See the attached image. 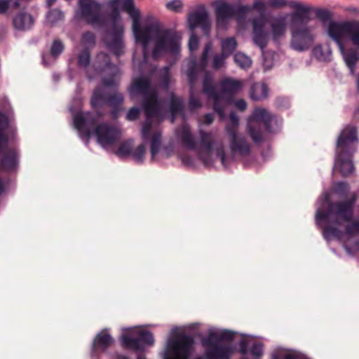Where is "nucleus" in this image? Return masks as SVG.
Returning <instances> with one entry per match:
<instances>
[{
  "label": "nucleus",
  "mask_w": 359,
  "mask_h": 359,
  "mask_svg": "<svg viewBox=\"0 0 359 359\" xmlns=\"http://www.w3.org/2000/svg\"><path fill=\"white\" fill-rule=\"evenodd\" d=\"M345 233L346 235L352 236L356 234L359 235V221L353 222L348 224L345 227Z\"/></svg>",
  "instance_id": "53"
},
{
  "label": "nucleus",
  "mask_w": 359,
  "mask_h": 359,
  "mask_svg": "<svg viewBox=\"0 0 359 359\" xmlns=\"http://www.w3.org/2000/svg\"><path fill=\"white\" fill-rule=\"evenodd\" d=\"M133 144L134 140L133 139H128L122 142L116 150V154L121 158L130 156L132 154Z\"/></svg>",
  "instance_id": "35"
},
{
  "label": "nucleus",
  "mask_w": 359,
  "mask_h": 359,
  "mask_svg": "<svg viewBox=\"0 0 359 359\" xmlns=\"http://www.w3.org/2000/svg\"><path fill=\"white\" fill-rule=\"evenodd\" d=\"M198 37L195 34H191L189 40V48L191 51L196 50L198 47Z\"/></svg>",
  "instance_id": "60"
},
{
  "label": "nucleus",
  "mask_w": 359,
  "mask_h": 359,
  "mask_svg": "<svg viewBox=\"0 0 359 359\" xmlns=\"http://www.w3.org/2000/svg\"><path fill=\"white\" fill-rule=\"evenodd\" d=\"M200 135V157L206 163V158L204 156V154L206 156H210L212 151L215 146L216 141L214 135L211 132H205L202 130H199Z\"/></svg>",
  "instance_id": "23"
},
{
  "label": "nucleus",
  "mask_w": 359,
  "mask_h": 359,
  "mask_svg": "<svg viewBox=\"0 0 359 359\" xmlns=\"http://www.w3.org/2000/svg\"><path fill=\"white\" fill-rule=\"evenodd\" d=\"M187 21L190 29L194 30L200 27L204 35H209L211 24L208 12L204 8L190 13L188 15Z\"/></svg>",
  "instance_id": "16"
},
{
  "label": "nucleus",
  "mask_w": 359,
  "mask_h": 359,
  "mask_svg": "<svg viewBox=\"0 0 359 359\" xmlns=\"http://www.w3.org/2000/svg\"><path fill=\"white\" fill-rule=\"evenodd\" d=\"M348 38L352 44L359 49V20H350Z\"/></svg>",
  "instance_id": "33"
},
{
  "label": "nucleus",
  "mask_w": 359,
  "mask_h": 359,
  "mask_svg": "<svg viewBox=\"0 0 359 359\" xmlns=\"http://www.w3.org/2000/svg\"><path fill=\"white\" fill-rule=\"evenodd\" d=\"M311 8H312L311 11L315 12L316 18L323 22L330 21L333 18L332 13L327 9Z\"/></svg>",
  "instance_id": "44"
},
{
  "label": "nucleus",
  "mask_w": 359,
  "mask_h": 359,
  "mask_svg": "<svg viewBox=\"0 0 359 359\" xmlns=\"http://www.w3.org/2000/svg\"><path fill=\"white\" fill-rule=\"evenodd\" d=\"M123 96L120 93H114L107 96V104L115 109H120L123 103Z\"/></svg>",
  "instance_id": "36"
},
{
  "label": "nucleus",
  "mask_w": 359,
  "mask_h": 359,
  "mask_svg": "<svg viewBox=\"0 0 359 359\" xmlns=\"http://www.w3.org/2000/svg\"><path fill=\"white\" fill-rule=\"evenodd\" d=\"M161 144V133L156 131L151 138V154L152 158L159 152Z\"/></svg>",
  "instance_id": "38"
},
{
  "label": "nucleus",
  "mask_w": 359,
  "mask_h": 359,
  "mask_svg": "<svg viewBox=\"0 0 359 359\" xmlns=\"http://www.w3.org/2000/svg\"><path fill=\"white\" fill-rule=\"evenodd\" d=\"M103 116L104 114L100 111L96 113H76L74 116V125L80 134L86 137L89 138L95 135L97 142L102 147L112 146L120 140L122 133L118 127L107 123L97 124Z\"/></svg>",
  "instance_id": "2"
},
{
  "label": "nucleus",
  "mask_w": 359,
  "mask_h": 359,
  "mask_svg": "<svg viewBox=\"0 0 359 359\" xmlns=\"http://www.w3.org/2000/svg\"><path fill=\"white\" fill-rule=\"evenodd\" d=\"M137 42L142 43L145 50L150 41L154 42L153 57L157 58L163 53L176 54L180 51L179 39L172 29H163L156 25L142 28L135 35Z\"/></svg>",
  "instance_id": "3"
},
{
  "label": "nucleus",
  "mask_w": 359,
  "mask_h": 359,
  "mask_svg": "<svg viewBox=\"0 0 359 359\" xmlns=\"http://www.w3.org/2000/svg\"><path fill=\"white\" fill-rule=\"evenodd\" d=\"M146 148L143 144H140L135 150L132 152L133 158L137 163H142L144 155H145Z\"/></svg>",
  "instance_id": "50"
},
{
  "label": "nucleus",
  "mask_w": 359,
  "mask_h": 359,
  "mask_svg": "<svg viewBox=\"0 0 359 359\" xmlns=\"http://www.w3.org/2000/svg\"><path fill=\"white\" fill-rule=\"evenodd\" d=\"M114 343L112 337L107 329L102 330L93 339L91 352L93 355L107 351Z\"/></svg>",
  "instance_id": "22"
},
{
  "label": "nucleus",
  "mask_w": 359,
  "mask_h": 359,
  "mask_svg": "<svg viewBox=\"0 0 359 359\" xmlns=\"http://www.w3.org/2000/svg\"><path fill=\"white\" fill-rule=\"evenodd\" d=\"M286 30V23L284 19H276L271 23L273 40L276 41L284 35Z\"/></svg>",
  "instance_id": "32"
},
{
  "label": "nucleus",
  "mask_w": 359,
  "mask_h": 359,
  "mask_svg": "<svg viewBox=\"0 0 359 359\" xmlns=\"http://www.w3.org/2000/svg\"><path fill=\"white\" fill-rule=\"evenodd\" d=\"M64 49L63 42L60 39H56L52 43L50 54L53 57L57 58L63 52Z\"/></svg>",
  "instance_id": "43"
},
{
  "label": "nucleus",
  "mask_w": 359,
  "mask_h": 359,
  "mask_svg": "<svg viewBox=\"0 0 359 359\" xmlns=\"http://www.w3.org/2000/svg\"><path fill=\"white\" fill-rule=\"evenodd\" d=\"M230 123L226 126V131L229 135H231V132L237 134V128L239 124V118L234 112H231L229 114Z\"/></svg>",
  "instance_id": "40"
},
{
  "label": "nucleus",
  "mask_w": 359,
  "mask_h": 359,
  "mask_svg": "<svg viewBox=\"0 0 359 359\" xmlns=\"http://www.w3.org/2000/svg\"><path fill=\"white\" fill-rule=\"evenodd\" d=\"M187 77L191 86H193L198 78V65L195 60H192L187 65Z\"/></svg>",
  "instance_id": "37"
},
{
  "label": "nucleus",
  "mask_w": 359,
  "mask_h": 359,
  "mask_svg": "<svg viewBox=\"0 0 359 359\" xmlns=\"http://www.w3.org/2000/svg\"><path fill=\"white\" fill-rule=\"evenodd\" d=\"M151 83L149 78L139 76L133 80L128 91L131 97L138 95H143L145 97L152 92L151 91Z\"/></svg>",
  "instance_id": "20"
},
{
  "label": "nucleus",
  "mask_w": 359,
  "mask_h": 359,
  "mask_svg": "<svg viewBox=\"0 0 359 359\" xmlns=\"http://www.w3.org/2000/svg\"><path fill=\"white\" fill-rule=\"evenodd\" d=\"M19 151L16 148L6 149L0 160V166L4 171L15 172L18 168Z\"/></svg>",
  "instance_id": "19"
},
{
  "label": "nucleus",
  "mask_w": 359,
  "mask_h": 359,
  "mask_svg": "<svg viewBox=\"0 0 359 359\" xmlns=\"http://www.w3.org/2000/svg\"><path fill=\"white\" fill-rule=\"evenodd\" d=\"M203 93L213 101V109L222 118L224 115V95L216 90L214 79L208 73H205L203 81Z\"/></svg>",
  "instance_id": "15"
},
{
  "label": "nucleus",
  "mask_w": 359,
  "mask_h": 359,
  "mask_svg": "<svg viewBox=\"0 0 359 359\" xmlns=\"http://www.w3.org/2000/svg\"><path fill=\"white\" fill-rule=\"evenodd\" d=\"M93 68L96 73L103 75L102 81L104 86L111 87L116 85L115 78L119 73V69L114 65L109 55L104 52L99 53L93 62Z\"/></svg>",
  "instance_id": "12"
},
{
  "label": "nucleus",
  "mask_w": 359,
  "mask_h": 359,
  "mask_svg": "<svg viewBox=\"0 0 359 359\" xmlns=\"http://www.w3.org/2000/svg\"><path fill=\"white\" fill-rule=\"evenodd\" d=\"M250 12H251L250 6H235L226 2H222L218 4L215 8L217 24L219 27H225L231 18L235 16L243 17Z\"/></svg>",
  "instance_id": "14"
},
{
  "label": "nucleus",
  "mask_w": 359,
  "mask_h": 359,
  "mask_svg": "<svg viewBox=\"0 0 359 359\" xmlns=\"http://www.w3.org/2000/svg\"><path fill=\"white\" fill-rule=\"evenodd\" d=\"M140 114V111L139 108H137L136 107H131L128 110V111L126 116V118L128 121H135L139 118Z\"/></svg>",
  "instance_id": "55"
},
{
  "label": "nucleus",
  "mask_w": 359,
  "mask_h": 359,
  "mask_svg": "<svg viewBox=\"0 0 359 359\" xmlns=\"http://www.w3.org/2000/svg\"><path fill=\"white\" fill-rule=\"evenodd\" d=\"M250 353L255 357H261L263 355V345L261 343L253 344Z\"/></svg>",
  "instance_id": "57"
},
{
  "label": "nucleus",
  "mask_w": 359,
  "mask_h": 359,
  "mask_svg": "<svg viewBox=\"0 0 359 359\" xmlns=\"http://www.w3.org/2000/svg\"><path fill=\"white\" fill-rule=\"evenodd\" d=\"M90 62V52L88 48H84L78 55V65L81 67H87Z\"/></svg>",
  "instance_id": "42"
},
{
  "label": "nucleus",
  "mask_w": 359,
  "mask_h": 359,
  "mask_svg": "<svg viewBox=\"0 0 359 359\" xmlns=\"http://www.w3.org/2000/svg\"><path fill=\"white\" fill-rule=\"evenodd\" d=\"M184 102L181 97H178L174 93H170V110L171 113V122L175 121V117L184 111Z\"/></svg>",
  "instance_id": "29"
},
{
  "label": "nucleus",
  "mask_w": 359,
  "mask_h": 359,
  "mask_svg": "<svg viewBox=\"0 0 359 359\" xmlns=\"http://www.w3.org/2000/svg\"><path fill=\"white\" fill-rule=\"evenodd\" d=\"M356 141H358L356 128L350 126L343 130L337 139L338 150L336 154L335 165L339 168L343 177L350 175L354 170L351 158L355 149H351L349 144Z\"/></svg>",
  "instance_id": "6"
},
{
  "label": "nucleus",
  "mask_w": 359,
  "mask_h": 359,
  "mask_svg": "<svg viewBox=\"0 0 359 359\" xmlns=\"http://www.w3.org/2000/svg\"><path fill=\"white\" fill-rule=\"evenodd\" d=\"M154 117H146V120L142 125V137L144 140H148L150 135V132L153 126V118Z\"/></svg>",
  "instance_id": "49"
},
{
  "label": "nucleus",
  "mask_w": 359,
  "mask_h": 359,
  "mask_svg": "<svg viewBox=\"0 0 359 359\" xmlns=\"http://www.w3.org/2000/svg\"><path fill=\"white\" fill-rule=\"evenodd\" d=\"M349 191V185L345 182H337L334 186V191L341 197L346 196Z\"/></svg>",
  "instance_id": "51"
},
{
  "label": "nucleus",
  "mask_w": 359,
  "mask_h": 359,
  "mask_svg": "<svg viewBox=\"0 0 359 359\" xmlns=\"http://www.w3.org/2000/svg\"><path fill=\"white\" fill-rule=\"evenodd\" d=\"M216 155L218 158H220L222 165L224 167H226L227 165H226V155H225L224 146L222 144H221L219 146H218L216 148Z\"/></svg>",
  "instance_id": "58"
},
{
  "label": "nucleus",
  "mask_w": 359,
  "mask_h": 359,
  "mask_svg": "<svg viewBox=\"0 0 359 359\" xmlns=\"http://www.w3.org/2000/svg\"><path fill=\"white\" fill-rule=\"evenodd\" d=\"M212 44L211 42L207 43L204 47V49H203V53L201 55V62H200V66H201V70H205V68L207 67L208 62V55H209L210 51L212 49Z\"/></svg>",
  "instance_id": "48"
},
{
  "label": "nucleus",
  "mask_w": 359,
  "mask_h": 359,
  "mask_svg": "<svg viewBox=\"0 0 359 359\" xmlns=\"http://www.w3.org/2000/svg\"><path fill=\"white\" fill-rule=\"evenodd\" d=\"M64 19L63 13L59 9H53L47 14V20L52 25Z\"/></svg>",
  "instance_id": "46"
},
{
  "label": "nucleus",
  "mask_w": 359,
  "mask_h": 359,
  "mask_svg": "<svg viewBox=\"0 0 359 359\" xmlns=\"http://www.w3.org/2000/svg\"><path fill=\"white\" fill-rule=\"evenodd\" d=\"M252 27V40L264 51L268 44V34L264 30L265 22L262 19H255Z\"/></svg>",
  "instance_id": "21"
},
{
  "label": "nucleus",
  "mask_w": 359,
  "mask_h": 359,
  "mask_svg": "<svg viewBox=\"0 0 359 359\" xmlns=\"http://www.w3.org/2000/svg\"><path fill=\"white\" fill-rule=\"evenodd\" d=\"M234 337V332L228 330L220 334L210 332L208 337L202 339V345L205 348L204 353L194 359H231L234 352L233 347L231 345H224L222 342L231 341Z\"/></svg>",
  "instance_id": "5"
},
{
  "label": "nucleus",
  "mask_w": 359,
  "mask_h": 359,
  "mask_svg": "<svg viewBox=\"0 0 359 359\" xmlns=\"http://www.w3.org/2000/svg\"><path fill=\"white\" fill-rule=\"evenodd\" d=\"M238 46L237 41L234 37H227L221 41L222 53L226 56L229 57L236 50Z\"/></svg>",
  "instance_id": "34"
},
{
  "label": "nucleus",
  "mask_w": 359,
  "mask_h": 359,
  "mask_svg": "<svg viewBox=\"0 0 359 359\" xmlns=\"http://www.w3.org/2000/svg\"><path fill=\"white\" fill-rule=\"evenodd\" d=\"M312 53L314 57L319 61H327L329 60L330 53L324 51L322 45L316 46L312 50Z\"/></svg>",
  "instance_id": "45"
},
{
  "label": "nucleus",
  "mask_w": 359,
  "mask_h": 359,
  "mask_svg": "<svg viewBox=\"0 0 359 359\" xmlns=\"http://www.w3.org/2000/svg\"><path fill=\"white\" fill-rule=\"evenodd\" d=\"M76 15L93 27L102 29L107 26V20L102 14V4L96 0H79Z\"/></svg>",
  "instance_id": "9"
},
{
  "label": "nucleus",
  "mask_w": 359,
  "mask_h": 359,
  "mask_svg": "<svg viewBox=\"0 0 359 359\" xmlns=\"http://www.w3.org/2000/svg\"><path fill=\"white\" fill-rule=\"evenodd\" d=\"M356 201L355 193H353L348 199L344 201H332L328 196L326 197V206L324 208L318 209L316 213V223L319 226L322 222L327 224L321 226L325 240L329 241L332 238L341 239V231L332 225H341L353 220V207Z\"/></svg>",
  "instance_id": "1"
},
{
  "label": "nucleus",
  "mask_w": 359,
  "mask_h": 359,
  "mask_svg": "<svg viewBox=\"0 0 359 359\" xmlns=\"http://www.w3.org/2000/svg\"><path fill=\"white\" fill-rule=\"evenodd\" d=\"M233 59L236 65L243 69H246L251 66V59L242 53H236Z\"/></svg>",
  "instance_id": "41"
},
{
  "label": "nucleus",
  "mask_w": 359,
  "mask_h": 359,
  "mask_svg": "<svg viewBox=\"0 0 359 359\" xmlns=\"http://www.w3.org/2000/svg\"><path fill=\"white\" fill-rule=\"evenodd\" d=\"M160 85L165 90H168L170 83V73L168 66L164 67L160 72Z\"/></svg>",
  "instance_id": "39"
},
{
  "label": "nucleus",
  "mask_w": 359,
  "mask_h": 359,
  "mask_svg": "<svg viewBox=\"0 0 359 359\" xmlns=\"http://www.w3.org/2000/svg\"><path fill=\"white\" fill-rule=\"evenodd\" d=\"M290 2L291 1L287 2L286 0H269L268 1L269 6L273 8H283L285 6H288L290 7L289 4Z\"/></svg>",
  "instance_id": "59"
},
{
  "label": "nucleus",
  "mask_w": 359,
  "mask_h": 359,
  "mask_svg": "<svg viewBox=\"0 0 359 359\" xmlns=\"http://www.w3.org/2000/svg\"><path fill=\"white\" fill-rule=\"evenodd\" d=\"M177 136L180 138L182 144L189 150L196 149V144L193 135L188 126H183L177 132Z\"/></svg>",
  "instance_id": "27"
},
{
  "label": "nucleus",
  "mask_w": 359,
  "mask_h": 359,
  "mask_svg": "<svg viewBox=\"0 0 359 359\" xmlns=\"http://www.w3.org/2000/svg\"><path fill=\"white\" fill-rule=\"evenodd\" d=\"M9 120L8 116L0 112V153L8 146L9 138L5 133L6 129L8 127Z\"/></svg>",
  "instance_id": "30"
},
{
  "label": "nucleus",
  "mask_w": 359,
  "mask_h": 359,
  "mask_svg": "<svg viewBox=\"0 0 359 359\" xmlns=\"http://www.w3.org/2000/svg\"><path fill=\"white\" fill-rule=\"evenodd\" d=\"M283 359H308L305 356L300 354H287Z\"/></svg>",
  "instance_id": "64"
},
{
  "label": "nucleus",
  "mask_w": 359,
  "mask_h": 359,
  "mask_svg": "<svg viewBox=\"0 0 359 359\" xmlns=\"http://www.w3.org/2000/svg\"><path fill=\"white\" fill-rule=\"evenodd\" d=\"M34 23L32 15L26 12H20L15 15L13 19V25L15 29L27 31L30 29Z\"/></svg>",
  "instance_id": "26"
},
{
  "label": "nucleus",
  "mask_w": 359,
  "mask_h": 359,
  "mask_svg": "<svg viewBox=\"0 0 359 359\" xmlns=\"http://www.w3.org/2000/svg\"><path fill=\"white\" fill-rule=\"evenodd\" d=\"M273 116L266 109L256 108L248 123V133L252 141L257 144L264 141L263 130L261 123L266 131L270 132Z\"/></svg>",
  "instance_id": "11"
},
{
  "label": "nucleus",
  "mask_w": 359,
  "mask_h": 359,
  "mask_svg": "<svg viewBox=\"0 0 359 359\" xmlns=\"http://www.w3.org/2000/svg\"><path fill=\"white\" fill-rule=\"evenodd\" d=\"M252 10H256L259 12H264L266 10V4L264 0H255L253 5L250 7Z\"/></svg>",
  "instance_id": "61"
},
{
  "label": "nucleus",
  "mask_w": 359,
  "mask_h": 359,
  "mask_svg": "<svg viewBox=\"0 0 359 359\" xmlns=\"http://www.w3.org/2000/svg\"><path fill=\"white\" fill-rule=\"evenodd\" d=\"M228 57H229L226 56L222 53L215 55L212 59L213 69L217 70L221 69L224 66L226 59Z\"/></svg>",
  "instance_id": "52"
},
{
  "label": "nucleus",
  "mask_w": 359,
  "mask_h": 359,
  "mask_svg": "<svg viewBox=\"0 0 359 359\" xmlns=\"http://www.w3.org/2000/svg\"><path fill=\"white\" fill-rule=\"evenodd\" d=\"M81 43L83 46L93 47L95 45V35L93 32L87 31L83 33L81 36Z\"/></svg>",
  "instance_id": "47"
},
{
  "label": "nucleus",
  "mask_w": 359,
  "mask_h": 359,
  "mask_svg": "<svg viewBox=\"0 0 359 359\" xmlns=\"http://www.w3.org/2000/svg\"><path fill=\"white\" fill-rule=\"evenodd\" d=\"M142 107L146 117L159 118L161 116L162 104L156 91H152L144 97Z\"/></svg>",
  "instance_id": "17"
},
{
  "label": "nucleus",
  "mask_w": 359,
  "mask_h": 359,
  "mask_svg": "<svg viewBox=\"0 0 359 359\" xmlns=\"http://www.w3.org/2000/svg\"><path fill=\"white\" fill-rule=\"evenodd\" d=\"M220 88L222 95H224V100L222 103L226 107L227 100L233 95L239 92L243 86V81L232 78H224L220 81Z\"/></svg>",
  "instance_id": "18"
},
{
  "label": "nucleus",
  "mask_w": 359,
  "mask_h": 359,
  "mask_svg": "<svg viewBox=\"0 0 359 359\" xmlns=\"http://www.w3.org/2000/svg\"><path fill=\"white\" fill-rule=\"evenodd\" d=\"M350 21L343 22H331L329 24L327 33L329 36L337 43L343 59L348 68L351 74L355 72L356 64L359 60V55L355 48H346L344 43V36H348Z\"/></svg>",
  "instance_id": "7"
},
{
  "label": "nucleus",
  "mask_w": 359,
  "mask_h": 359,
  "mask_svg": "<svg viewBox=\"0 0 359 359\" xmlns=\"http://www.w3.org/2000/svg\"><path fill=\"white\" fill-rule=\"evenodd\" d=\"M202 107L201 102L199 99L194 97L193 95L190 96L189 100V109L190 111H193L197 109H199Z\"/></svg>",
  "instance_id": "56"
},
{
  "label": "nucleus",
  "mask_w": 359,
  "mask_h": 359,
  "mask_svg": "<svg viewBox=\"0 0 359 359\" xmlns=\"http://www.w3.org/2000/svg\"><path fill=\"white\" fill-rule=\"evenodd\" d=\"M110 11L107 14L111 21V28L107 30L104 36L103 40L106 46L114 53L116 57L121 55L124 50L123 42V30L122 27L117 25L120 18L119 8H109Z\"/></svg>",
  "instance_id": "8"
},
{
  "label": "nucleus",
  "mask_w": 359,
  "mask_h": 359,
  "mask_svg": "<svg viewBox=\"0 0 359 359\" xmlns=\"http://www.w3.org/2000/svg\"><path fill=\"white\" fill-rule=\"evenodd\" d=\"M194 344V339L192 336L178 334L168 341L163 359H189Z\"/></svg>",
  "instance_id": "10"
},
{
  "label": "nucleus",
  "mask_w": 359,
  "mask_h": 359,
  "mask_svg": "<svg viewBox=\"0 0 359 359\" xmlns=\"http://www.w3.org/2000/svg\"><path fill=\"white\" fill-rule=\"evenodd\" d=\"M230 148L233 154H238L240 156H248L250 152V147L245 137L238 135L231 132Z\"/></svg>",
  "instance_id": "24"
},
{
  "label": "nucleus",
  "mask_w": 359,
  "mask_h": 359,
  "mask_svg": "<svg viewBox=\"0 0 359 359\" xmlns=\"http://www.w3.org/2000/svg\"><path fill=\"white\" fill-rule=\"evenodd\" d=\"M289 6L295 10L291 15V46L297 51L306 50L314 41V36L308 27V22L311 19L309 14L312 8L294 1H292Z\"/></svg>",
  "instance_id": "4"
},
{
  "label": "nucleus",
  "mask_w": 359,
  "mask_h": 359,
  "mask_svg": "<svg viewBox=\"0 0 359 359\" xmlns=\"http://www.w3.org/2000/svg\"><path fill=\"white\" fill-rule=\"evenodd\" d=\"M122 9L128 14L133 21V31L135 35L142 29L140 23V12L135 7L134 0H123Z\"/></svg>",
  "instance_id": "25"
},
{
  "label": "nucleus",
  "mask_w": 359,
  "mask_h": 359,
  "mask_svg": "<svg viewBox=\"0 0 359 359\" xmlns=\"http://www.w3.org/2000/svg\"><path fill=\"white\" fill-rule=\"evenodd\" d=\"M235 106L240 111H244L247 108V103L244 100L241 99L236 102Z\"/></svg>",
  "instance_id": "63"
},
{
  "label": "nucleus",
  "mask_w": 359,
  "mask_h": 359,
  "mask_svg": "<svg viewBox=\"0 0 359 359\" xmlns=\"http://www.w3.org/2000/svg\"><path fill=\"white\" fill-rule=\"evenodd\" d=\"M107 96L104 90L101 88H97L94 90L90 100L92 107L95 109V112L99 111L97 109L107 102Z\"/></svg>",
  "instance_id": "31"
},
{
  "label": "nucleus",
  "mask_w": 359,
  "mask_h": 359,
  "mask_svg": "<svg viewBox=\"0 0 359 359\" xmlns=\"http://www.w3.org/2000/svg\"><path fill=\"white\" fill-rule=\"evenodd\" d=\"M269 88L266 83H255L250 89V98L253 100H262L267 97Z\"/></svg>",
  "instance_id": "28"
},
{
  "label": "nucleus",
  "mask_w": 359,
  "mask_h": 359,
  "mask_svg": "<svg viewBox=\"0 0 359 359\" xmlns=\"http://www.w3.org/2000/svg\"><path fill=\"white\" fill-rule=\"evenodd\" d=\"M240 346V353L241 354L245 355L248 353V342L245 340H241L239 343Z\"/></svg>",
  "instance_id": "62"
},
{
  "label": "nucleus",
  "mask_w": 359,
  "mask_h": 359,
  "mask_svg": "<svg viewBox=\"0 0 359 359\" xmlns=\"http://www.w3.org/2000/svg\"><path fill=\"white\" fill-rule=\"evenodd\" d=\"M166 8L174 12H179L183 6L181 0H172L166 4Z\"/></svg>",
  "instance_id": "54"
},
{
  "label": "nucleus",
  "mask_w": 359,
  "mask_h": 359,
  "mask_svg": "<svg viewBox=\"0 0 359 359\" xmlns=\"http://www.w3.org/2000/svg\"><path fill=\"white\" fill-rule=\"evenodd\" d=\"M130 334H124L121 337V342L125 348L135 351H143L146 346H153L154 338L153 334L146 330L135 329Z\"/></svg>",
  "instance_id": "13"
}]
</instances>
